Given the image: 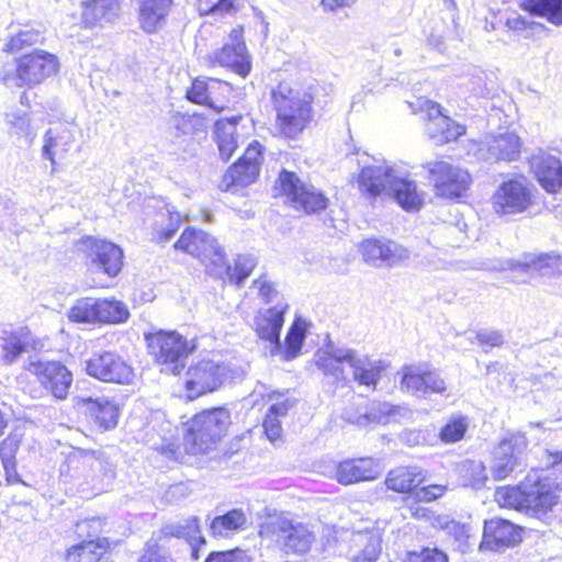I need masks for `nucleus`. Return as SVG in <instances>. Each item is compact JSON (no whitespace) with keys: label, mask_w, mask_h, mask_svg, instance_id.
Returning a JSON list of instances; mask_svg holds the SVG:
<instances>
[{"label":"nucleus","mask_w":562,"mask_h":562,"mask_svg":"<svg viewBox=\"0 0 562 562\" xmlns=\"http://www.w3.org/2000/svg\"><path fill=\"white\" fill-rule=\"evenodd\" d=\"M209 244L206 233L195 228H188L181 234L175 246L188 254L200 257L207 250Z\"/></svg>","instance_id":"79ce46f5"},{"label":"nucleus","mask_w":562,"mask_h":562,"mask_svg":"<svg viewBox=\"0 0 562 562\" xmlns=\"http://www.w3.org/2000/svg\"><path fill=\"white\" fill-rule=\"evenodd\" d=\"M236 376V370H233L227 364H217L213 368V391L225 383L232 382Z\"/></svg>","instance_id":"bf43d9fd"},{"label":"nucleus","mask_w":562,"mask_h":562,"mask_svg":"<svg viewBox=\"0 0 562 562\" xmlns=\"http://www.w3.org/2000/svg\"><path fill=\"white\" fill-rule=\"evenodd\" d=\"M241 35V27L232 30L229 42H227L216 55V60L222 66L231 68L239 76L246 77L250 72L251 63Z\"/></svg>","instance_id":"4be33fe9"},{"label":"nucleus","mask_w":562,"mask_h":562,"mask_svg":"<svg viewBox=\"0 0 562 562\" xmlns=\"http://www.w3.org/2000/svg\"><path fill=\"white\" fill-rule=\"evenodd\" d=\"M153 448L169 459H176L179 450V445L176 443V441L168 439L164 440L161 445L154 446Z\"/></svg>","instance_id":"338daca9"},{"label":"nucleus","mask_w":562,"mask_h":562,"mask_svg":"<svg viewBox=\"0 0 562 562\" xmlns=\"http://www.w3.org/2000/svg\"><path fill=\"white\" fill-rule=\"evenodd\" d=\"M520 147V138L514 132L494 135L486 142L487 159L493 161H515L519 158Z\"/></svg>","instance_id":"c756f323"},{"label":"nucleus","mask_w":562,"mask_h":562,"mask_svg":"<svg viewBox=\"0 0 562 562\" xmlns=\"http://www.w3.org/2000/svg\"><path fill=\"white\" fill-rule=\"evenodd\" d=\"M495 499L501 507L513 508L550 524L560 503V487L553 479L532 470L519 485L497 488Z\"/></svg>","instance_id":"f257e3e1"},{"label":"nucleus","mask_w":562,"mask_h":562,"mask_svg":"<svg viewBox=\"0 0 562 562\" xmlns=\"http://www.w3.org/2000/svg\"><path fill=\"white\" fill-rule=\"evenodd\" d=\"M467 429L468 422L465 417H453L440 429L439 438L445 443H453L464 437Z\"/></svg>","instance_id":"49530a36"},{"label":"nucleus","mask_w":562,"mask_h":562,"mask_svg":"<svg viewBox=\"0 0 562 562\" xmlns=\"http://www.w3.org/2000/svg\"><path fill=\"white\" fill-rule=\"evenodd\" d=\"M270 400L274 401L268 409L267 414L280 418L288 414V412L294 406L295 401L290 397H284L283 394H272Z\"/></svg>","instance_id":"13d9d810"},{"label":"nucleus","mask_w":562,"mask_h":562,"mask_svg":"<svg viewBox=\"0 0 562 562\" xmlns=\"http://www.w3.org/2000/svg\"><path fill=\"white\" fill-rule=\"evenodd\" d=\"M358 548L352 552V562H376L381 553V537L375 532H357L352 538Z\"/></svg>","instance_id":"e433bc0d"},{"label":"nucleus","mask_w":562,"mask_h":562,"mask_svg":"<svg viewBox=\"0 0 562 562\" xmlns=\"http://www.w3.org/2000/svg\"><path fill=\"white\" fill-rule=\"evenodd\" d=\"M426 131L436 144H443L457 140L465 133V127L456 123L447 115H439L437 120L427 123Z\"/></svg>","instance_id":"4c0bfd02"},{"label":"nucleus","mask_w":562,"mask_h":562,"mask_svg":"<svg viewBox=\"0 0 562 562\" xmlns=\"http://www.w3.org/2000/svg\"><path fill=\"white\" fill-rule=\"evenodd\" d=\"M349 347L335 345L329 342L325 349L321 350L316 355V367L327 378H331L334 383L346 385L348 379L345 375V371L341 364L346 363V359L338 357V353L342 350H348Z\"/></svg>","instance_id":"cd10ccee"},{"label":"nucleus","mask_w":562,"mask_h":562,"mask_svg":"<svg viewBox=\"0 0 562 562\" xmlns=\"http://www.w3.org/2000/svg\"><path fill=\"white\" fill-rule=\"evenodd\" d=\"M26 370L56 400H65L72 385V373L59 361L31 360Z\"/></svg>","instance_id":"9b49d317"},{"label":"nucleus","mask_w":562,"mask_h":562,"mask_svg":"<svg viewBox=\"0 0 562 562\" xmlns=\"http://www.w3.org/2000/svg\"><path fill=\"white\" fill-rule=\"evenodd\" d=\"M361 249L364 260L375 267L395 266L409 257L406 248L384 239H366Z\"/></svg>","instance_id":"aec40b11"},{"label":"nucleus","mask_w":562,"mask_h":562,"mask_svg":"<svg viewBox=\"0 0 562 562\" xmlns=\"http://www.w3.org/2000/svg\"><path fill=\"white\" fill-rule=\"evenodd\" d=\"M261 535H270L286 553H306L315 537L306 525L293 520L278 518L262 527Z\"/></svg>","instance_id":"0eeeda50"},{"label":"nucleus","mask_w":562,"mask_h":562,"mask_svg":"<svg viewBox=\"0 0 562 562\" xmlns=\"http://www.w3.org/2000/svg\"><path fill=\"white\" fill-rule=\"evenodd\" d=\"M87 373L102 382L128 384L133 378L132 367L117 353L104 351L93 353L86 361Z\"/></svg>","instance_id":"4468645a"},{"label":"nucleus","mask_w":562,"mask_h":562,"mask_svg":"<svg viewBox=\"0 0 562 562\" xmlns=\"http://www.w3.org/2000/svg\"><path fill=\"white\" fill-rule=\"evenodd\" d=\"M278 183L282 194L296 210L312 214L327 207L328 199L314 186L302 181L292 171L283 169L279 173Z\"/></svg>","instance_id":"423d86ee"},{"label":"nucleus","mask_w":562,"mask_h":562,"mask_svg":"<svg viewBox=\"0 0 562 562\" xmlns=\"http://www.w3.org/2000/svg\"><path fill=\"white\" fill-rule=\"evenodd\" d=\"M447 487L445 485L432 484L416 491V497L422 502H431L442 496Z\"/></svg>","instance_id":"0e129e2a"},{"label":"nucleus","mask_w":562,"mask_h":562,"mask_svg":"<svg viewBox=\"0 0 562 562\" xmlns=\"http://www.w3.org/2000/svg\"><path fill=\"white\" fill-rule=\"evenodd\" d=\"M161 531L166 536L183 538L191 548V558L199 559V550L201 546H206V540L200 535L198 519L192 517L184 522H171L162 527Z\"/></svg>","instance_id":"2f4dec72"},{"label":"nucleus","mask_w":562,"mask_h":562,"mask_svg":"<svg viewBox=\"0 0 562 562\" xmlns=\"http://www.w3.org/2000/svg\"><path fill=\"white\" fill-rule=\"evenodd\" d=\"M503 270L521 271L528 274L554 276L562 274V258L554 254H524L517 259H508Z\"/></svg>","instance_id":"a211bd4d"},{"label":"nucleus","mask_w":562,"mask_h":562,"mask_svg":"<svg viewBox=\"0 0 562 562\" xmlns=\"http://www.w3.org/2000/svg\"><path fill=\"white\" fill-rule=\"evenodd\" d=\"M305 339L304 330L299 326H292L285 337L284 360L294 359L301 351Z\"/></svg>","instance_id":"3c124183"},{"label":"nucleus","mask_w":562,"mask_h":562,"mask_svg":"<svg viewBox=\"0 0 562 562\" xmlns=\"http://www.w3.org/2000/svg\"><path fill=\"white\" fill-rule=\"evenodd\" d=\"M2 360L5 364L13 363L26 349L30 331L25 327L1 330Z\"/></svg>","instance_id":"72a5a7b5"},{"label":"nucleus","mask_w":562,"mask_h":562,"mask_svg":"<svg viewBox=\"0 0 562 562\" xmlns=\"http://www.w3.org/2000/svg\"><path fill=\"white\" fill-rule=\"evenodd\" d=\"M186 389L190 400L211 392V370L207 362L189 369Z\"/></svg>","instance_id":"ea45409f"},{"label":"nucleus","mask_w":562,"mask_h":562,"mask_svg":"<svg viewBox=\"0 0 562 562\" xmlns=\"http://www.w3.org/2000/svg\"><path fill=\"white\" fill-rule=\"evenodd\" d=\"M358 189L368 198H393L404 210L415 211L423 204L416 183L400 176L385 160L373 159L357 178Z\"/></svg>","instance_id":"f03ea898"},{"label":"nucleus","mask_w":562,"mask_h":562,"mask_svg":"<svg viewBox=\"0 0 562 562\" xmlns=\"http://www.w3.org/2000/svg\"><path fill=\"white\" fill-rule=\"evenodd\" d=\"M187 98L191 102L204 104L211 108L209 86L205 80L199 78L192 81L191 88L187 91Z\"/></svg>","instance_id":"864d4df0"},{"label":"nucleus","mask_w":562,"mask_h":562,"mask_svg":"<svg viewBox=\"0 0 562 562\" xmlns=\"http://www.w3.org/2000/svg\"><path fill=\"white\" fill-rule=\"evenodd\" d=\"M98 299L82 297L68 311V318L75 323H99Z\"/></svg>","instance_id":"37998d69"},{"label":"nucleus","mask_w":562,"mask_h":562,"mask_svg":"<svg viewBox=\"0 0 562 562\" xmlns=\"http://www.w3.org/2000/svg\"><path fill=\"white\" fill-rule=\"evenodd\" d=\"M284 310L278 306L260 312L255 318V328L258 337L271 342V353L281 349L280 331L282 329Z\"/></svg>","instance_id":"bb28decb"},{"label":"nucleus","mask_w":562,"mask_h":562,"mask_svg":"<svg viewBox=\"0 0 562 562\" xmlns=\"http://www.w3.org/2000/svg\"><path fill=\"white\" fill-rule=\"evenodd\" d=\"M530 167L546 191L554 193L562 187V164L559 158L538 149L530 157Z\"/></svg>","instance_id":"5701e85b"},{"label":"nucleus","mask_w":562,"mask_h":562,"mask_svg":"<svg viewBox=\"0 0 562 562\" xmlns=\"http://www.w3.org/2000/svg\"><path fill=\"white\" fill-rule=\"evenodd\" d=\"M472 527L469 524L456 521L452 524V528L448 536H451L454 540L457 549L461 552H465L472 547L471 539L473 538Z\"/></svg>","instance_id":"8fccbe9b"},{"label":"nucleus","mask_w":562,"mask_h":562,"mask_svg":"<svg viewBox=\"0 0 562 562\" xmlns=\"http://www.w3.org/2000/svg\"><path fill=\"white\" fill-rule=\"evenodd\" d=\"M521 541L520 529L502 518H492L484 524L481 549L499 551Z\"/></svg>","instance_id":"f3484780"},{"label":"nucleus","mask_w":562,"mask_h":562,"mask_svg":"<svg viewBox=\"0 0 562 562\" xmlns=\"http://www.w3.org/2000/svg\"><path fill=\"white\" fill-rule=\"evenodd\" d=\"M43 41L41 32L33 29L21 30L15 35H12L9 42L4 45L3 50L8 53H15L25 47L35 45Z\"/></svg>","instance_id":"a18cd8bd"},{"label":"nucleus","mask_w":562,"mask_h":562,"mask_svg":"<svg viewBox=\"0 0 562 562\" xmlns=\"http://www.w3.org/2000/svg\"><path fill=\"white\" fill-rule=\"evenodd\" d=\"M257 265L256 259L249 255H239L234 267L226 262L225 254L221 246L213 243V278L239 285L250 276Z\"/></svg>","instance_id":"dca6fc26"},{"label":"nucleus","mask_w":562,"mask_h":562,"mask_svg":"<svg viewBox=\"0 0 562 562\" xmlns=\"http://www.w3.org/2000/svg\"><path fill=\"white\" fill-rule=\"evenodd\" d=\"M213 16L217 14L234 16L238 12L235 0H217L212 7Z\"/></svg>","instance_id":"69168bd1"},{"label":"nucleus","mask_w":562,"mask_h":562,"mask_svg":"<svg viewBox=\"0 0 562 562\" xmlns=\"http://www.w3.org/2000/svg\"><path fill=\"white\" fill-rule=\"evenodd\" d=\"M401 409L400 406H394L387 402L373 401L364 407H359L356 412L351 408H346L344 418L360 427L386 425L397 419Z\"/></svg>","instance_id":"6ab92c4d"},{"label":"nucleus","mask_w":562,"mask_h":562,"mask_svg":"<svg viewBox=\"0 0 562 562\" xmlns=\"http://www.w3.org/2000/svg\"><path fill=\"white\" fill-rule=\"evenodd\" d=\"M404 562H449V557L437 547H424L407 552Z\"/></svg>","instance_id":"de8ad7c7"},{"label":"nucleus","mask_w":562,"mask_h":562,"mask_svg":"<svg viewBox=\"0 0 562 562\" xmlns=\"http://www.w3.org/2000/svg\"><path fill=\"white\" fill-rule=\"evenodd\" d=\"M339 356L346 359V364L352 370L356 382L375 389L381 373L385 369L382 360H372L369 356L361 355L352 348L340 351Z\"/></svg>","instance_id":"412c9836"},{"label":"nucleus","mask_w":562,"mask_h":562,"mask_svg":"<svg viewBox=\"0 0 562 562\" xmlns=\"http://www.w3.org/2000/svg\"><path fill=\"white\" fill-rule=\"evenodd\" d=\"M87 409L93 423L102 431L110 430L117 425L119 407L115 403L106 398H86L83 400Z\"/></svg>","instance_id":"473e14b6"},{"label":"nucleus","mask_w":562,"mask_h":562,"mask_svg":"<svg viewBox=\"0 0 562 562\" xmlns=\"http://www.w3.org/2000/svg\"><path fill=\"white\" fill-rule=\"evenodd\" d=\"M149 355L160 364L161 372L179 374L192 351L189 342L176 331H157L145 336Z\"/></svg>","instance_id":"20e7f679"},{"label":"nucleus","mask_w":562,"mask_h":562,"mask_svg":"<svg viewBox=\"0 0 562 562\" xmlns=\"http://www.w3.org/2000/svg\"><path fill=\"white\" fill-rule=\"evenodd\" d=\"M380 472L371 458L347 459L336 467L335 477L344 485H350L362 481H372Z\"/></svg>","instance_id":"b1692460"},{"label":"nucleus","mask_w":562,"mask_h":562,"mask_svg":"<svg viewBox=\"0 0 562 562\" xmlns=\"http://www.w3.org/2000/svg\"><path fill=\"white\" fill-rule=\"evenodd\" d=\"M422 516L425 517L432 528L442 530L447 535L450 532L452 524L457 521L448 515L436 514L429 509H423Z\"/></svg>","instance_id":"4d7b16f0"},{"label":"nucleus","mask_w":562,"mask_h":562,"mask_svg":"<svg viewBox=\"0 0 562 562\" xmlns=\"http://www.w3.org/2000/svg\"><path fill=\"white\" fill-rule=\"evenodd\" d=\"M184 445L192 454L207 453L211 448V409L196 414L184 436Z\"/></svg>","instance_id":"393cba45"},{"label":"nucleus","mask_w":562,"mask_h":562,"mask_svg":"<svg viewBox=\"0 0 562 562\" xmlns=\"http://www.w3.org/2000/svg\"><path fill=\"white\" fill-rule=\"evenodd\" d=\"M464 476L467 477V484L473 488L482 487L486 480V469L483 462L469 461L463 465Z\"/></svg>","instance_id":"09e8293b"},{"label":"nucleus","mask_w":562,"mask_h":562,"mask_svg":"<svg viewBox=\"0 0 562 562\" xmlns=\"http://www.w3.org/2000/svg\"><path fill=\"white\" fill-rule=\"evenodd\" d=\"M99 323H124L130 316L126 305L116 300L98 299Z\"/></svg>","instance_id":"c03bdc74"},{"label":"nucleus","mask_w":562,"mask_h":562,"mask_svg":"<svg viewBox=\"0 0 562 562\" xmlns=\"http://www.w3.org/2000/svg\"><path fill=\"white\" fill-rule=\"evenodd\" d=\"M262 427H263L267 438L271 442H274L281 438L282 426L280 423V419L278 417L273 416L272 414L266 415V417L263 419Z\"/></svg>","instance_id":"052dcab7"},{"label":"nucleus","mask_w":562,"mask_h":562,"mask_svg":"<svg viewBox=\"0 0 562 562\" xmlns=\"http://www.w3.org/2000/svg\"><path fill=\"white\" fill-rule=\"evenodd\" d=\"M435 181L437 193L453 199L461 196L470 184V175L467 170L450 165L447 161H429L423 166Z\"/></svg>","instance_id":"f8f14e48"},{"label":"nucleus","mask_w":562,"mask_h":562,"mask_svg":"<svg viewBox=\"0 0 562 562\" xmlns=\"http://www.w3.org/2000/svg\"><path fill=\"white\" fill-rule=\"evenodd\" d=\"M524 9L532 15L544 16L554 25H562V0H525Z\"/></svg>","instance_id":"a19ab883"},{"label":"nucleus","mask_w":562,"mask_h":562,"mask_svg":"<svg viewBox=\"0 0 562 562\" xmlns=\"http://www.w3.org/2000/svg\"><path fill=\"white\" fill-rule=\"evenodd\" d=\"M102 520L98 517H92L77 524V533L80 537H87L88 539H101L99 535L102 531Z\"/></svg>","instance_id":"6e6d98bb"},{"label":"nucleus","mask_w":562,"mask_h":562,"mask_svg":"<svg viewBox=\"0 0 562 562\" xmlns=\"http://www.w3.org/2000/svg\"><path fill=\"white\" fill-rule=\"evenodd\" d=\"M401 387L417 397L442 394L447 390L446 381L437 369L427 364L404 366L400 372Z\"/></svg>","instance_id":"1a4fd4ad"},{"label":"nucleus","mask_w":562,"mask_h":562,"mask_svg":"<svg viewBox=\"0 0 562 562\" xmlns=\"http://www.w3.org/2000/svg\"><path fill=\"white\" fill-rule=\"evenodd\" d=\"M21 438L19 435H9L0 443V459L3 468H12V462H15V453L20 447Z\"/></svg>","instance_id":"603ef678"},{"label":"nucleus","mask_w":562,"mask_h":562,"mask_svg":"<svg viewBox=\"0 0 562 562\" xmlns=\"http://www.w3.org/2000/svg\"><path fill=\"white\" fill-rule=\"evenodd\" d=\"M262 153L263 146L258 140L251 142L243 157L226 171L220 188L231 190L235 187H247L254 183L259 176Z\"/></svg>","instance_id":"9d476101"},{"label":"nucleus","mask_w":562,"mask_h":562,"mask_svg":"<svg viewBox=\"0 0 562 562\" xmlns=\"http://www.w3.org/2000/svg\"><path fill=\"white\" fill-rule=\"evenodd\" d=\"M255 283L258 286L260 295L267 302L271 301L272 296H274L277 294L274 288L269 282L257 280Z\"/></svg>","instance_id":"774afa93"},{"label":"nucleus","mask_w":562,"mask_h":562,"mask_svg":"<svg viewBox=\"0 0 562 562\" xmlns=\"http://www.w3.org/2000/svg\"><path fill=\"white\" fill-rule=\"evenodd\" d=\"M77 127L72 123H58L49 127L43 136L41 155L56 165V158H64L76 144Z\"/></svg>","instance_id":"2eb2a0df"},{"label":"nucleus","mask_w":562,"mask_h":562,"mask_svg":"<svg viewBox=\"0 0 562 562\" xmlns=\"http://www.w3.org/2000/svg\"><path fill=\"white\" fill-rule=\"evenodd\" d=\"M109 546L106 538L83 540L67 551V562H98Z\"/></svg>","instance_id":"58836bf2"},{"label":"nucleus","mask_w":562,"mask_h":562,"mask_svg":"<svg viewBox=\"0 0 562 562\" xmlns=\"http://www.w3.org/2000/svg\"><path fill=\"white\" fill-rule=\"evenodd\" d=\"M476 340L481 346L488 347H499L504 344V337L499 330H480L476 333Z\"/></svg>","instance_id":"e2e57ef3"},{"label":"nucleus","mask_w":562,"mask_h":562,"mask_svg":"<svg viewBox=\"0 0 562 562\" xmlns=\"http://www.w3.org/2000/svg\"><path fill=\"white\" fill-rule=\"evenodd\" d=\"M423 481L424 475L419 469L401 467L387 473L385 485L397 493H409Z\"/></svg>","instance_id":"c9c22d12"},{"label":"nucleus","mask_w":562,"mask_h":562,"mask_svg":"<svg viewBox=\"0 0 562 562\" xmlns=\"http://www.w3.org/2000/svg\"><path fill=\"white\" fill-rule=\"evenodd\" d=\"M528 446L526 436L520 432H508L494 448L491 473L497 481L509 476L521 464V457Z\"/></svg>","instance_id":"6e6552de"},{"label":"nucleus","mask_w":562,"mask_h":562,"mask_svg":"<svg viewBox=\"0 0 562 562\" xmlns=\"http://www.w3.org/2000/svg\"><path fill=\"white\" fill-rule=\"evenodd\" d=\"M59 70V60L56 55L44 49H35L21 56L16 60L15 76L9 77L0 71V79L5 85L33 88L47 78L55 76Z\"/></svg>","instance_id":"39448f33"},{"label":"nucleus","mask_w":562,"mask_h":562,"mask_svg":"<svg viewBox=\"0 0 562 562\" xmlns=\"http://www.w3.org/2000/svg\"><path fill=\"white\" fill-rule=\"evenodd\" d=\"M213 562H250L245 551L236 548L228 551H213Z\"/></svg>","instance_id":"680f3d73"},{"label":"nucleus","mask_w":562,"mask_h":562,"mask_svg":"<svg viewBox=\"0 0 562 562\" xmlns=\"http://www.w3.org/2000/svg\"><path fill=\"white\" fill-rule=\"evenodd\" d=\"M231 414L224 407L213 408V441L221 438L231 426Z\"/></svg>","instance_id":"5fc2aeb1"},{"label":"nucleus","mask_w":562,"mask_h":562,"mask_svg":"<svg viewBox=\"0 0 562 562\" xmlns=\"http://www.w3.org/2000/svg\"><path fill=\"white\" fill-rule=\"evenodd\" d=\"M122 249L105 240L91 241V265L94 269L113 278L122 269Z\"/></svg>","instance_id":"a878e982"},{"label":"nucleus","mask_w":562,"mask_h":562,"mask_svg":"<svg viewBox=\"0 0 562 562\" xmlns=\"http://www.w3.org/2000/svg\"><path fill=\"white\" fill-rule=\"evenodd\" d=\"M277 112V126L285 137H295L306 126L312 116V95L294 90L289 83L280 82L271 91Z\"/></svg>","instance_id":"7ed1b4c3"},{"label":"nucleus","mask_w":562,"mask_h":562,"mask_svg":"<svg viewBox=\"0 0 562 562\" xmlns=\"http://www.w3.org/2000/svg\"><path fill=\"white\" fill-rule=\"evenodd\" d=\"M172 0H144L139 9L140 27L146 33H155L166 22Z\"/></svg>","instance_id":"7c9ffc66"},{"label":"nucleus","mask_w":562,"mask_h":562,"mask_svg":"<svg viewBox=\"0 0 562 562\" xmlns=\"http://www.w3.org/2000/svg\"><path fill=\"white\" fill-rule=\"evenodd\" d=\"M241 120L239 115H233L228 119H218L213 124V134L223 161H227L238 147V136L236 133L237 124Z\"/></svg>","instance_id":"c85d7f7f"},{"label":"nucleus","mask_w":562,"mask_h":562,"mask_svg":"<svg viewBox=\"0 0 562 562\" xmlns=\"http://www.w3.org/2000/svg\"><path fill=\"white\" fill-rule=\"evenodd\" d=\"M247 527L248 517L245 512L234 508L213 518V537L228 538Z\"/></svg>","instance_id":"f704fd0d"},{"label":"nucleus","mask_w":562,"mask_h":562,"mask_svg":"<svg viewBox=\"0 0 562 562\" xmlns=\"http://www.w3.org/2000/svg\"><path fill=\"white\" fill-rule=\"evenodd\" d=\"M497 214L512 215L525 212L532 203V192L526 179L503 182L492 198Z\"/></svg>","instance_id":"ddd939ff"}]
</instances>
